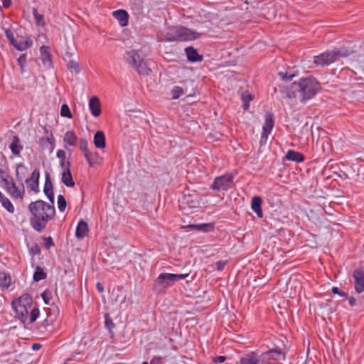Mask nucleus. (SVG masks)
Listing matches in <instances>:
<instances>
[{"label":"nucleus","mask_w":364,"mask_h":364,"mask_svg":"<svg viewBox=\"0 0 364 364\" xmlns=\"http://www.w3.org/2000/svg\"><path fill=\"white\" fill-rule=\"evenodd\" d=\"M321 90V85L316 78L307 77L294 82L287 90L286 95L289 99H295L298 92L301 103L305 104L314 97Z\"/></svg>","instance_id":"obj_1"},{"label":"nucleus","mask_w":364,"mask_h":364,"mask_svg":"<svg viewBox=\"0 0 364 364\" xmlns=\"http://www.w3.org/2000/svg\"><path fill=\"white\" fill-rule=\"evenodd\" d=\"M28 209L32 215L31 225L37 231L43 230L47 223L53 218L55 214L53 206L43 200L32 202L30 203Z\"/></svg>","instance_id":"obj_2"},{"label":"nucleus","mask_w":364,"mask_h":364,"mask_svg":"<svg viewBox=\"0 0 364 364\" xmlns=\"http://www.w3.org/2000/svg\"><path fill=\"white\" fill-rule=\"evenodd\" d=\"M282 356V353L275 350L261 353L251 352L241 357L239 364H274Z\"/></svg>","instance_id":"obj_3"},{"label":"nucleus","mask_w":364,"mask_h":364,"mask_svg":"<svg viewBox=\"0 0 364 364\" xmlns=\"http://www.w3.org/2000/svg\"><path fill=\"white\" fill-rule=\"evenodd\" d=\"M123 60L139 75H148L151 73V69L139 50L134 49L127 50L123 55Z\"/></svg>","instance_id":"obj_4"},{"label":"nucleus","mask_w":364,"mask_h":364,"mask_svg":"<svg viewBox=\"0 0 364 364\" xmlns=\"http://www.w3.org/2000/svg\"><path fill=\"white\" fill-rule=\"evenodd\" d=\"M188 273H161L154 280L153 290L157 294L164 292L167 289L172 287L176 282L184 279L188 277Z\"/></svg>","instance_id":"obj_5"},{"label":"nucleus","mask_w":364,"mask_h":364,"mask_svg":"<svg viewBox=\"0 0 364 364\" xmlns=\"http://www.w3.org/2000/svg\"><path fill=\"white\" fill-rule=\"evenodd\" d=\"M33 305L32 296L28 294H24L12 302L14 311L18 318L23 323L28 320V312Z\"/></svg>","instance_id":"obj_6"},{"label":"nucleus","mask_w":364,"mask_h":364,"mask_svg":"<svg viewBox=\"0 0 364 364\" xmlns=\"http://www.w3.org/2000/svg\"><path fill=\"white\" fill-rule=\"evenodd\" d=\"M348 55L349 53L344 48L329 50L314 56V63L318 66H326L334 63L338 58Z\"/></svg>","instance_id":"obj_7"},{"label":"nucleus","mask_w":364,"mask_h":364,"mask_svg":"<svg viewBox=\"0 0 364 364\" xmlns=\"http://www.w3.org/2000/svg\"><path fill=\"white\" fill-rule=\"evenodd\" d=\"M1 183H3V187L11 197L15 198H21L23 197L24 194V186L23 183L17 186L12 178H1Z\"/></svg>","instance_id":"obj_8"},{"label":"nucleus","mask_w":364,"mask_h":364,"mask_svg":"<svg viewBox=\"0 0 364 364\" xmlns=\"http://www.w3.org/2000/svg\"><path fill=\"white\" fill-rule=\"evenodd\" d=\"M274 126V119L272 113H267L265 115L264 123L262 127V132L261 134L260 143H265L271 134Z\"/></svg>","instance_id":"obj_9"},{"label":"nucleus","mask_w":364,"mask_h":364,"mask_svg":"<svg viewBox=\"0 0 364 364\" xmlns=\"http://www.w3.org/2000/svg\"><path fill=\"white\" fill-rule=\"evenodd\" d=\"M232 180L233 177L231 175H224L220 177H217L211 186V188L218 191L228 190L229 188H230Z\"/></svg>","instance_id":"obj_10"},{"label":"nucleus","mask_w":364,"mask_h":364,"mask_svg":"<svg viewBox=\"0 0 364 364\" xmlns=\"http://www.w3.org/2000/svg\"><path fill=\"white\" fill-rule=\"evenodd\" d=\"M177 41H193L200 38V33L186 27H178Z\"/></svg>","instance_id":"obj_11"},{"label":"nucleus","mask_w":364,"mask_h":364,"mask_svg":"<svg viewBox=\"0 0 364 364\" xmlns=\"http://www.w3.org/2000/svg\"><path fill=\"white\" fill-rule=\"evenodd\" d=\"M353 277L355 282V289L358 293L364 291V271L362 269H355L353 273Z\"/></svg>","instance_id":"obj_12"},{"label":"nucleus","mask_w":364,"mask_h":364,"mask_svg":"<svg viewBox=\"0 0 364 364\" xmlns=\"http://www.w3.org/2000/svg\"><path fill=\"white\" fill-rule=\"evenodd\" d=\"M112 15L122 27L128 25L129 16L127 11L124 9L116 10L112 11Z\"/></svg>","instance_id":"obj_13"},{"label":"nucleus","mask_w":364,"mask_h":364,"mask_svg":"<svg viewBox=\"0 0 364 364\" xmlns=\"http://www.w3.org/2000/svg\"><path fill=\"white\" fill-rule=\"evenodd\" d=\"M89 109L93 117H98L101 114V104L97 97H92L88 103Z\"/></svg>","instance_id":"obj_14"},{"label":"nucleus","mask_w":364,"mask_h":364,"mask_svg":"<svg viewBox=\"0 0 364 364\" xmlns=\"http://www.w3.org/2000/svg\"><path fill=\"white\" fill-rule=\"evenodd\" d=\"M78 142V137L77 134L72 130L67 131L63 136V143L65 147L75 146Z\"/></svg>","instance_id":"obj_15"},{"label":"nucleus","mask_w":364,"mask_h":364,"mask_svg":"<svg viewBox=\"0 0 364 364\" xmlns=\"http://www.w3.org/2000/svg\"><path fill=\"white\" fill-rule=\"evenodd\" d=\"M178 27H168L162 32V36L166 41H177Z\"/></svg>","instance_id":"obj_16"},{"label":"nucleus","mask_w":364,"mask_h":364,"mask_svg":"<svg viewBox=\"0 0 364 364\" xmlns=\"http://www.w3.org/2000/svg\"><path fill=\"white\" fill-rule=\"evenodd\" d=\"M262 200L259 196H254L251 201V208L256 213L258 218L263 217V212L262 210Z\"/></svg>","instance_id":"obj_17"},{"label":"nucleus","mask_w":364,"mask_h":364,"mask_svg":"<svg viewBox=\"0 0 364 364\" xmlns=\"http://www.w3.org/2000/svg\"><path fill=\"white\" fill-rule=\"evenodd\" d=\"M88 231L89 229L87 223L83 220H80L76 228L75 237L77 239H82L87 235Z\"/></svg>","instance_id":"obj_18"},{"label":"nucleus","mask_w":364,"mask_h":364,"mask_svg":"<svg viewBox=\"0 0 364 364\" xmlns=\"http://www.w3.org/2000/svg\"><path fill=\"white\" fill-rule=\"evenodd\" d=\"M285 159L290 161L300 163L304 161V156L299 151L290 149L287 152Z\"/></svg>","instance_id":"obj_19"},{"label":"nucleus","mask_w":364,"mask_h":364,"mask_svg":"<svg viewBox=\"0 0 364 364\" xmlns=\"http://www.w3.org/2000/svg\"><path fill=\"white\" fill-rule=\"evenodd\" d=\"M61 181L67 187H73L75 182L73 181L70 168L63 169L61 173Z\"/></svg>","instance_id":"obj_20"},{"label":"nucleus","mask_w":364,"mask_h":364,"mask_svg":"<svg viewBox=\"0 0 364 364\" xmlns=\"http://www.w3.org/2000/svg\"><path fill=\"white\" fill-rule=\"evenodd\" d=\"M93 142L96 148L104 149L106 146L105 133L97 131L94 135Z\"/></svg>","instance_id":"obj_21"},{"label":"nucleus","mask_w":364,"mask_h":364,"mask_svg":"<svg viewBox=\"0 0 364 364\" xmlns=\"http://www.w3.org/2000/svg\"><path fill=\"white\" fill-rule=\"evenodd\" d=\"M9 149L14 156H18L20 155L21 151L23 150V146L21 144L20 139L17 136H14L12 138Z\"/></svg>","instance_id":"obj_22"},{"label":"nucleus","mask_w":364,"mask_h":364,"mask_svg":"<svg viewBox=\"0 0 364 364\" xmlns=\"http://www.w3.org/2000/svg\"><path fill=\"white\" fill-rule=\"evenodd\" d=\"M11 45L18 50L23 51L31 46L32 41L28 38H21L19 40L16 39L15 42L12 43Z\"/></svg>","instance_id":"obj_23"},{"label":"nucleus","mask_w":364,"mask_h":364,"mask_svg":"<svg viewBox=\"0 0 364 364\" xmlns=\"http://www.w3.org/2000/svg\"><path fill=\"white\" fill-rule=\"evenodd\" d=\"M187 58L191 62H198L202 60V56L198 55L196 50L193 47H188L185 49Z\"/></svg>","instance_id":"obj_24"},{"label":"nucleus","mask_w":364,"mask_h":364,"mask_svg":"<svg viewBox=\"0 0 364 364\" xmlns=\"http://www.w3.org/2000/svg\"><path fill=\"white\" fill-rule=\"evenodd\" d=\"M56 156L59 159V164L62 169L70 168V163L68 161H66V153L64 150H58Z\"/></svg>","instance_id":"obj_25"},{"label":"nucleus","mask_w":364,"mask_h":364,"mask_svg":"<svg viewBox=\"0 0 364 364\" xmlns=\"http://www.w3.org/2000/svg\"><path fill=\"white\" fill-rule=\"evenodd\" d=\"M11 283V279L9 274L0 272V288L1 289H7Z\"/></svg>","instance_id":"obj_26"},{"label":"nucleus","mask_w":364,"mask_h":364,"mask_svg":"<svg viewBox=\"0 0 364 364\" xmlns=\"http://www.w3.org/2000/svg\"><path fill=\"white\" fill-rule=\"evenodd\" d=\"M0 203L1 205L9 213L14 212V207L11 201L0 191Z\"/></svg>","instance_id":"obj_27"},{"label":"nucleus","mask_w":364,"mask_h":364,"mask_svg":"<svg viewBox=\"0 0 364 364\" xmlns=\"http://www.w3.org/2000/svg\"><path fill=\"white\" fill-rule=\"evenodd\" d=\"M46 273L44 272L43 269L39 266H37L33 273V280L35 282H39L42 279H46Z\"/></svg>","instance_id":"obj_28"},{"label":"nucleus","mask_w":364,"mask_h":364,"mask_svg":"<svg viewBox=\"0 0 364 364\" xmlns=\"http://www.w3.org/2000/svg\"><path fill=\"white\" fill-rule=\"evenodd\" d=\"M32 12L36 25L38 26L43 27L46 24L44 16L43 14H38L36 8H33Z\"/></svg>","instance_id":"obj_29"},{"label":"nucleus","mask_w":364,"mask_h":364,"mask_svg":"<svg viewBox=\"0 0 364 364\" xmlns=\"http://www.w3.org/2000/svg\"><path fill=\"white\" fill-rule=\"evenodd\" d=\"M241 100H242V101L243 102V104H242L243 109L245 110H247L249 108L250 102L252 100L251 94L249 92H247V91L243 92L241 94Z\"/></svg>","instance_id":"obj_30"},{"label":"nucleus","mask_w":364,"mask_h":364,"mask_svg":"<svg viewBox=\"0 0 364 364\" xmlns=\"http://www.w3.org/2000/svg\"><path fill=\"white\" fill-rule=\"evenodd\" d=\"M86 161L90 166H93L97 163L99 159V154L97 152H92L89 151L87 152V156H85Z\"/></svg>","instance_id":"obj_31"},{"label":"nucleus","mask_w":364,"mask_h":364,"mask_svg":"<svg viewBox=\"0 0 364 364\" xmlns=\"http://www.w3.org/2000/svg\"><path fill=\"white\" fill-rule=\"evenodd\" d=\"M183 94H185V91L182 87L179 86H175L171 90V95L173 100L178 99Z\"/></svg>","instance_id":"obj_32"},{"label":"nucleus","mask_w":364,"mask_h":364,"mask_svg":"<svg viewBox=\"0 0 364 364\" xmlns=\"http://www.w3.org/2000/svg\"><path fill=\"white\" fill-rule=\"evenodd\" d=\"M68 68L71 73L75 74H78L80 71L78 63L75 60H70L68 62Z\"/></svg>","instance_id":"obj_33"},{"label":"nucleus","mask_w":364,"mask_h":364,"mask_svg":"<svg viewBox=\"0 0 364 364\" xmlns=\"http://www.w3.org/2000/svg\"><path fill=\"white\" fill-rule=\"evenodd\" d=\"M30 314L28 313V320L29 321V323H33L34 321H36V320L38 318V317L39 316V310L38 308L35 307V308H31V309H30Z\"/></svg>","instance_id":"obj_34"},{"label":"nucleus","mask_w":364,"mask_h":364,"mask_svg":"<svg viewBox=\"0 0 364 364\" xmlns=\"http://www.w3.org/2000/svg\"><path fill=\"white\" fill-rule=\"evenodd\" d=\"M26 168L22 164L17 165L16 169V175L18 180L22 181L26 173Z\"/></svg>","instance_id":"obj_35"},{"label":"nucleus","mask_w":364,"mask_h":364,"mask_svg":"<svg viewBox=\"0 0 364 364\" xmlns=\"http://www.w3.org/2000/svg\"><path fill=\"white\" fill-rule=\"evenodd\" d=\"M60 115L68 119L73 118V114L68 105L63 104L60 108Z\"/></svg>","instance_id":"obj_36"},{"label":"nucleus","mask_w":364,"mask_h":364,"mask_svg":"<svg viewBox=\"0 0 364 364\" xmlns=\"http://www.w3.org/2000/svg\"><path fill=\"white\" fill-rule=\"evenodd\" d=\"M41 297H42L44 303L46 305H50L51 304V301H52V299H53V296H52V292L50 290H48V289L45 290L42 293Z\"/></svg>","instance_id":"obj_37"},{"label":"nucleus","mask_w":364,"mask_h":364,"mask_svg":"<svg viewBox=\"0 0 364 364\" xmlns=\"http://www.w3.org/2000/svg\"><path fill=\"white\" fill-rule=\"evenodd\" d=\"M57 203H58V208L59 211L64 212L66 208L67 203H66L65 197L63 195H59L58 196Z\"/></svg>","instance_id":"obj_38"},{"label":"nucleus","mask_w":364,"mask_h":364,"mask_svg":"<svg viewBox=\"0 0 364 364\" xmlns=\"http://www.w3.org/2000/svg\"><path fill=\"white\" fill-rule=\"evenodd\" d=\"M38 178H39V171L37 170H34L32 173V175L29 179H26V182L27 183H34L36 186L38 185Z\"/></svg>","instance_id":"obj_39"},{"label":"nucleus","mask_w":364,"mask_h":364,"mask_svg":"<svg viewBox=\"0 0 364 364\" xmlns=\"http://www.w3.org/2000/svg\"><path fill=\"white\" fill-rule=\"evenodd\" d=\"M80 149L82 151L84 156H87L88 149V143L86 139H80Z\"/></svg>","instance_id":"obj_40"},{"label":"nucleus","mask_w":364,"mask_h":364,"mask_svg":"<svg viewBox=\"0 0 364 364\" xmlns=\"http://www.w3.org/2000/svg\"><path fill=\"white\" fill-rule=\"evenodd\" d=\"M44 192L48 198L53 203L54 200V195L51 185L48 186L47 184H46L44 187Z\"/></svg>","instance_id":"obj_41"},{"label":"nucleus","mask_w":364,"mask_h":364,"mask_svg":"<svg viewBox=\"0 0 364 364\" xmlns=\"http://www.w3.org/2000/svg\"><path fill=\"white\" fill-rule=\"evenodd\" d=\"M4 33L11 44L12 43L15 42L16 38H14V32L11 29H9V28L4 29Z\"/></svg>","instance_id":"obj_42"},{"label":"nucleus","mask_w":364,"mask_h":364,"mask_svg":"<svg viewBox=\"0 0 364 364\" xmlns=\"http://www.w3.org/2000/svg\"><path fill=\"white\" fill-rule=\"evenodd\" d=\"M54 138L51 136L50 137H43L41 139V142L42 143V144L43 145L46 142V143H48L50 144L51 146V149L53 148L54 146Z\"/></svg>","instance_id":"obj_43"},{"label":"nucleus","mask_w":364,"mask_h":364,"mask_svg":"<svg viewBox=\"0 0 364 364\" xmlns=\"http://www.w3.org/2000/svg\"><path fill=\"white\" fill-rule=\"evenodd\" d=\"M279 75L283 80H291L294 77V75H289L287 73L283 72H279Z\"/></svg>","instance_id":"obj_44"},{"label":"nucleus","mask_w":364,"mask_h":364,"mask_svg":"<svg viewBox=\"0 0 364 364\" xmlns=\"http://www.w3.org/2000/svg\"><path fill=\"white\" fill-rule=\"evenodd\" d=\"M226 264H227V261H224V260L218 261L215 264L216 269L218 271H222L225 268V266L226 265Z\"/></svg>","instance_id":"obj_45"},{"label":"nucleus","mask_w":364,"mask_h":364,"mask_svg":"<svg viewBox=\"0 0 364 364\" xmlns=\"http://www.w3.org/2000/svg\"><path fill=\"white\" fill-rule=\"evenodd\" d=\"M26 63V55L22 54L18 58V63L19 65H25Z\"/></svg>","instance_id":"obj_46"},{"label":"nucleus","mask_w":364,"mask_h":364,"mask_svg":"<svg viewBox=\"0 0 364 364\" xmlns=\"http://www.w3.org/2000/svg\"><path fill=\"white\" fill-rule=\"evenodd\" d=\"M150 364H161V358L159 356H154L151 359Z\"/></svg>","instance_id":"obj_47"},{"label":"nucleus","mask_w":364,"mask_h":364,"mask_svg":"<svg viewBox=\"0 0 364 364\" xmlns=\"http://www.w3.org/2000/svg\"><path fill=\"white\" fill-rule=\"evenodd\" d=\"M226 360V357L225 356H218V357H215L214 358V362L216 363H222L223 362H225Z\"/></svg>","instance_id":"obj_48"},{"label":"nucleus","mask_w":364,"mask_h":364,"mask_svg":"<svg viewBox=\"0 0 364 364\" xmlns=\"http://www.w3.org/2000/svg\"><path fill=\"white\" fill-rule=\"evenodd\" d=\"M332 292L335 294H338L341 296H345L346 294L341 291H340L339 289L336 287L332 288Z\"/></svg>","instance_id":"obj_49"},{"label":"nucleus","mask_w":364,"mask_h":364,"mask_svg":"<svg viewBox=\"0 0 364 364\" xmlns=\"http://www.w3.org/2000/svg\"><path fill=\"white\" fill-rule=\"evenodd\" d=\"M105 323L107 327L111 328L114 326L112 320L109 318L108 315L105 316Z\"/></svg>","instance_id":"obj_50"},{"label":"nucleus","mask_w":364,"mask_h":364,"mask_svg":"<svg viewBox=\"0 0 364 364\" xmlns=\"http://www.w3.org/2000/svg\"><path fill=\"white\" fill-rule=\"evenodd\" d=\"M46 245L48 248H49L50 246L53 245V241L51 237H48L46 239Z\"/></svg>","instance_id":"obj_51"},{"label":"nucleus","mask_w":364,"mask_h":364,"mask_svg":"<svg viewBox=\"0 0 364 364\" xmlns=\"http://www.w3.org/2000/svg\"><path fill=\"white\" fill-rule=\"evenodd\" d=\"M96 287L99 292H103L104 288L101 283H100V282L97 283Z\"/></svg>","instance_id":"obj_52"},{"label":"nucleus","mask_w":364,"mask_h":364,"mask_svg":"<svg viewBox=\"0 0 364 364\" xmlns=\"http://www.w3.org/2000/svg\"><path fill=\"white\" fill-rule=\"evenodd\" d=\"M355 299L354 297H350L348 299V303L350 306H353L355 304Z\"/></svg>","instance_id":"obj_53"},{"label":"nucleus","mask_w":364,"mask_h":364,"mask_svg":"<svg viewBox=\"0 0 364 364\" xmlns=\"http://www.w3.org/2000/svg\"><path fill=\"white\" fill-rule=\"evenodd\" d=\"M12 0H3V6L4 7H9L11 4Z\"/></svg>","instance_id":"obj_54"},{"label":"nucleus","mask_w":364,"mask_h":364,"mask_svg":"<svg viewBox=\"0 0 364 364\" xmlns=\"http://www.w3.org/2000/svg\"><path fill=\"white\" fill-rule=\"evenodd\" d=\"M41 347V344L35 343V344L33 345L32 349L34 350H37L40 349Z\"/></svg>","instance_id":"obj_55"},{"label":"nucleus","mask_w":364,"mask_h":364,"mask_svg":"<svg viewBox=\"0 0 364 364\" xmlns=\"http://www.w3.org/2000/svg\"><path fill=\"white\" fill-rule=\"evenodd\" d=\"M47 51H48V48H47V47H46V46H42V47L41 48V53L42 54H43V53H47Z\"/></svg>","instance_id":"obj_56"},{"label":"nucleus","mask_w":364,"mask_h":364,"mask_svg":"<svg viewBox=\"0 0 364 364\" xmlns=\"http://www.w3.org/2000/svg\"><path fill=\"white\" fill-rule=\"evenodd\" d=\"M28 186H30L31 187V189L35 191L36 190V188H37L38 186H36L34 183H27Z\"/></svg>","instance_id":"obj_57"},{"label":"nucleus","mask_w":364,"mask_h":364,"mask_svg":"<svg viewBox=\"0 0 364 364\" xmlns=\"http://www.w3.org/2000/svg\"><path fill=\"white\" fill-rule=\"evenodd\" d=\"M20 66V71L21 74H23L25 72V65H19Z\"/></svg>","instance_id":"obj_58"},{"label":"nucleus","mask_w":364,"mask_h":364,"mask_svg":"<svg viewBox=\"0 0 364 364\" xmlns=\"http://www.w3.org/2000/svg\"><path fill=\"white\" fill-rule=\"evenodd\" d=\"M3 173H4V171L0 168V174Z\"/></svg>","instance_id":"obj_59"},{"label":"nucleus","mask_w":364,"mask_h":364,"mask_svg":"<svg viewBox=\"0 0 364 364\" xmlns=\"http://www.w3.org/2000/svg\"><path fill=\"white\" fill-rule=\"evenodd\" d=\"M142 364H149L147 362H143Z\"/></svg>","instance_id":"obj_60"}]
</instances>
